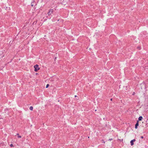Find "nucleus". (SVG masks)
<instances>
[{"label":"nucleus","mask_w":148,"mask_h":148,"mask_svg":"<svg viewBox=\"0 0 148 148\" xmlns=\"http://www.w3.org/2000/svg\"><path fill=\"white\" fill-rule=\"evenodd\" d=\"M17 134V135L18 136V138H21V136H19V134Z\"/></svg>","instance_id":"7"},{"label":"nucleus","mask_w":148,"mask_h":148,"mask_svg":"<svg viewBox=\"0 0 148 148\" xmlns=\"http://www.w3.org/2000/svg\"><path fill=\"white\" fill-rule=\"evenodd\" d=\"M77 97V96L76 95H75V97Z\"/></svg>","instance_id":"14"},{"label":"nucleus","mask_w":148,"mask_h":148,"mask_svg":"<svg viewBox=\"0 0 148 148\" xmlns=\"http://www.w3.org/2000/svg\"><path fill=\"white\" fill-rule=\"evenodd\" d=\"M102 141H103V143H105V142L103 140H102Z\"/></svg>","instance_id":"10"},{"label":"nucleus","mask_w":148,"mask_h":148,"mask_svg":"<svg viewBox=\"0 0 148 148\" xmlns=\"http://www.w3.org/2000/svg\"><path fill=\"white\" fill-rule=\"evenodd\" d=\"M49 84H47L46 86V88H47L49 87Z\"/></svg>","instance_id":"8"},{"label":"nucleus","mask_w":148,"mask_h":148,"mask_svg":"<svg viewBox=\"0 0 148 148\" xmlns=\"http://www.w3.org/2000/svg\"><path fill=\"white\" fill-rule=\"evenodd\" d=\"M33 108L32 106H30L29 107V109L30 110H31V111H32L33 110Z\"/></svg>","instance_id":"6"},{"label":"nucleus","mask_w":148,"mask_h":148,"mask_svg":"<svg viewBox=\"0 0 148 148\" xmlns=\"http://www.w3.org/2000/svg\"><path fill=\"white\" fill-rule=\"evenodd\" d=\"M10 146L11 147H13V145L12 144H11L10 145Z\"/></svg>","instance_id":"9"},{"label":"nucleus","mask_w":148,"mask_h":148,"mask_svg":"<svg viewBox=\"0 0 148 148\" xmlns=\"http://www.w3.org/2000/svg\"><path fill=\"white\" fill-rule=\"evenodd\" d=\"M112 99H111V101H112Z\"/></svg>","instance_id":"15"},{"label":"nucleus","mask_w":148,"mask_h":148,"mask_svg":"<svg viewBox=\"0 0 148 148\" xmlns=\"http://www.w3.org/2000/svg\"><path fill=\"white\" fill-rule=\"evenodd\" d=\"M141 138H143V136H142L141 137Z\"/></svg>","instance_id":"13"},{"label":"nucleus","mask_w":148,"mask_h":148,"mask_svg":"<svg viewBox=\"0 0 148 148\" xmlns=\"http://www.w3.org/2000/svg\"><path fill=\"white\" fill-rule=\"evenodd\" d=\"M38 73H36V75H38Z\"/></svg>","instance_id":"12"},{"label":"nucleus","mask_w":148,"mask_h":148,"mask_svg":"<svg viewBox=\"0 0 148 148\" xmlns=\"http://www.w3.org/2000/svg\"><path fill=\"white\" fill-rule=\"evenodd\" d=\"M112 140V138H111V139H109V140Z\"/></svg>","instance_id":"11"},{"label":"nucleus","mask_w":148,"mask_h":148,"mask_svg":"<svg viewBox=\"0 0 148 148\" xmlns=\"http://www.w3.org/2000/svg\"><path fill=\"white\" fill-rule=\"evenodd\" d=\"M88 138H89V137H88Z\"/></svg>","instance_id":"16"},{"label":"nucleus","mask_w":148,"mask_h":148,"mask_svg":"<svg viewBox=\"0 0 148 148\" xmlns=\"http://www.w3.org/2000/svg\"><path fill=\"white\" fill-rule=\"evenodd\" d=\"M53 12V9H50L49 11V12L48 13V15H51L52 14Z\"/></svg>","instance_id":"2"},{"label":"nucleus","mask_w":148,"mask_h":148,"mask_svg":"<svg viewBox=\"0 0 148 148\" xmlns=\"http://www.w3.org/2000/svg\"><path fill=\"white\" fill-rule=\"evenodd\" d=\"M143 119V117L142 116H140L138 118L139 121H141Z\"/></svg>","instance_id":"5"},{"label":"nucleus","mask_w":148,"mask_h":148,"mask_svg":"<svg viewBox=\"0 0 148 148\" xmlns=\"http://www.w3.org/2000/svg\"><path fill=\"white\" fill-rule=\"evenodd\" d=\"M139 125L138 124V121H137V122L136 123L135 125V128L136 129L137 128V127Z\"/></svg>","instance_id":"4"},{"label":"nucleus","mask_w":148,"mask_h":148,"mask_svg":"<svg viewBox=\"0 0 148 148\" xmlns=\"http://www.w3.org/2000/svg\"><path fill=\"white\" fill-rule=\"evenodd\" d=\"M38 66V65L37 64H36L34 66V71H35L37 72L38 70H39L40 69V68H39Z\"/></svg>","instance_id":"1"},{"label":"nucleus","mask_w":148,"mask_h":148,"mask_svg":"<svg viewBox=\"0 0 148 148\" xmlns=\"http://www.w3.org/2000/svg\"><path fill=\"white\" fill-rule=\"evenodd\" d=\"M135 141V140L134 139L131 141L130 143L131 145H134V142Z\"/></svg>","instance_id":"3"}]
</instances>
